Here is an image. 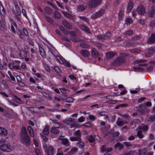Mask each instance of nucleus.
<instances>
[{"label":"nucleus","mask_w":155,"mask_h":155,"mask_svg":"<svg viewBox=\"0 0 155 155\" xmlns=\"http://www.w3.org/2000/svg\"><path fill=\"white\" fill-rule=\"evenodd\" d=\"M54 18L57 19H59L61 17V14L60 12L57 11H55L53 15Z\"/></svg>","instance_id":"obj_20"},{"label":"nucleus","mask_w":155,"mask_h":155,"mask_svg":"<svg viewBox=\"0 0 155 155\" xmlns=\"http://www.w3.org/2000/svg\"><path fill=\"white\" fill-rule=\"evenodd\" d=\"M87 6L83 5H80L78 8V10L79 11H82L86 9Z\"/></svg>","instance_id":"obj_28"},{"label":"nucleus","mask_w":155,"mask_h":155,"mask_svg":"<svg viewBox=\"0 0 155 155\" xmlns=\"http://www.w3.org/2000/svg\"><path fill=\"white\" fill-rule=\"evenodd\" d=\"M123 144L127 147H129L132 146L131 143L130 142H124Z\"/></svg>","instance_id":"obj_54"},{"label":"nucleus","mask_w":155,"mask_h":155,"mask_svg":"<svg viewBox=\"0 0 155 155\" xmlns=\"http://www.w3.org/2000/svg\"><path fill=\"white\" fill-rule=\"evenodd\" d=\"M28 135L26 129L25 127H22V128L21 136L27 135Z\"/></svg>","instance_id":"obj_19"},{"label":"nucleus","mask_w":155,"mask_h":155,"mask_svg":"<svg viewBox=\"0 0 155 155\" xmlns=\"http://www.w3.org/2000/svg\"><path fill=\"white\" fill-rule=\"evenodd\" d=\"M62 24L64 25L67 28L71 29L72 28V26L68 22L66 21H63Z\"/></svg>","instance_id":"obj_16"},{"label":"nucleus","mask_w":155,"mask_h":155,"mask_svg":"<svg viewBox=\"0 0 155 155\" xmlns=\"http://www.w3.org/2000/svg\"><path fill=\"white\" fill-rule=\"evenodd\" d=\"M71 35V37L72 38L75 37L77 36V35L73 31H70V33Z\"/></svg>","instance_id":"obj_61"},{"label":"nucleus","mask_w":155,"mask_h":155,"mask_svg":"<svg viewBox=\"0 0 155 155\" xmlns=\"http://www.w3.org/2000/svg\"><path fill=\"white\" fill-rule=\"evenodd\" d=\"M155 120V115H147L145 119V121L148 124H150Z\"/></svg>","instance_id":"obj_6"},{"label":"nucleus","mask_w":155,"mask_h":155,"mask_svg":"<svg viewBox=\"0 0 155 155\" xmlns=\"http://www.w3.org/2000/svg\"><path fill=\"white\" fill-rule=\"evenodd\" d=\"M123 16V12L122 10H120L118 13V18L119 20L122 19Z\"/></svg>","instance_id":"obj_57"},{"label":"nucleus","mask_w":155,"mask_h":155,"mask_svg":"<svg viewBox=\"0 0 155 155\" xmlns=\"http://www.w3.org/2000/svg\"><path fill=\"white\" fill-rule=\"evenodd\" d=\"M14 64L15 65V66H19L18 69H16L20 70V62L19 61H15L14 62Z\"/></svg>","instance_id":"obj_47"},{"label":"nucleus","mask_w":155,"mask_h":155,"mask_svg":"<svg viewBox=\"0 0 155 155\" xmlns=\"http://www.w3.org/2000/svg\"><path fill=\"white\" fill-rule=\"evenodd\" d=\"M151 103L150 102L148 101L144 104H141L139 107H135L134 109L135 110L138 111L140 114L143 115L149 111L147 109V107L151 106Z\"/></svg>","instance_id":"obj_1"},{"label":"nucleus","mask_w":155,"mask_h":155,"mask_svg":"<svg viewBox=\"0 0 155 155\" xmlns=\"http://www.w3.org/2000/svg\"><path fill=\"white\" fill-rule=\"evenodd\" d=\"M28 132L29 134L30 135V136L32 137H34V131L31 127L30 126H28Z\"/></svg>","instance_id":"obj_25"},{"label":"nucleus","mask_w":155,"mask_h":155,"mask_svg":"<svg viewBox=\"0 0 155 155\" xmlns=\"http://www.w3.org/2000/svg\"><path fill=\"white\" fill-rule=\"evenodd\" d=\"M140 50L137 49H131L130 50V52L133 53H137L139 52Z\"/></svg>","instance_id":"obj_48"},{"label":"nucleus","mask_w":155,"mask_h":155,"mask_svg":"<svg viewBox=\"0 0 155 155\" xmlns=\"http://www.w3.org/2000/svg\"><path fill=\"white\" fill-rule=\"evenodd\" d=\"M102 0H89L87 2V5L91 9L96 8L101 4Z\"/></svg>","instance_id":"obj_3"},{"label":"nucleus","mask_w":155,"mask_h":155,"mask_svg":"<svg viewBox=\"0 0 155 155\" xmlns=\"http://www.w3.org/2000/svg\"><path fill=\"white\" fill-rule=\"evenodd\" d=\"M133 69L136 71H143L144 69L143 68H142L141 67H134Z\"/></svg>","instance_id":"obj_36"},{"label":"nucleus","mask_w":155,"mask_h":155,"mask_svg":"<svg viewBox=\"0 0 155 155\" xmlns=\"http://www.w3.org/2000/svg\"><path fill=\"white\" fill-rule=\"evenodd\" d=\"M91 53L92 57L95 58H97L100 56L99 52L96 49L93 48L91 51Z\"/></svg>","instance_id":"obj_13"},{"label":"nucleus","mask_w":155,"mask_h":155,"mask_svg":"<svg viewBox=\"0 0 155 155\" xmlns=\"http://www.w3.org/2000/svg\"><path fill=\"white\" fill-rule=\"evenodd\" d=\"M45 19L49 23H53V19L50 17L46 16L45 17Z\"/></svg>","instance_id":"obj_37"},{"label":"nucleus","mask_w":155,"mask_h":155,"mask_svg":"<svg viewBox=\"0 0 155 155\" xmlns=\"http://www.w3.org/2000/svg\"><path fill=\"white\" fill-rule=\"evenodd\" d=\"M17 33L20 38L23 39L24 35L22 33V31L21 30L18 29L17 30Z\"/></svg>","instance_id":"obj_44"},{"label":"nucleus","mask_w":155,"mask_h":155,"mask_svg":"<svg viewBox=\"0 0 155 155\" xmlns=\"http://www.w3.org/2000/svg\"><path fill=\"white\" fill-rule=\"evenodd\" d=\"M39 52L41 56L45 58L46 57L45 52L44 49L42 47H40L39 48Z\"/></svg>","instance_id":"obj_22"},{"label":"nucleus","mask_w":155,"mask_h":155,"mask_svg":"<svg viewBox=\"0 0 155 155\" xmlns=\"http://www.w3.org/2000/svg\"><path fill=\"white\" fill-rule=\"evenodd\" d=\"M104 39H107L109 38L111 36V33L109 32H107L105 34L103 35Z\"/></svg>","instance_id":"obj_38"},{"label":"nucleus","mask_w":155,"mask_h":155,"mask_svg":"<svg viewBox=\"0 0 155 155\" xmlns=\"http://www.w3.org/2000/svg\"><path fill=\"white\" fill-rule=\"evenodd\" d=\"M116 54L114 52H110L109 53H106V56L107 58L108 59H110L112 58Z\"/></svg>","instance_id":"obj_32"},{"label":"nucleus","mask_w":155,"mask_h":155,"mask_svg":"<svg viewBox=\"0 0 155 155\" xmlns=\"http://www.w3.org/2000/svg\"><path fill=\"white\" fill-rule=\"evenodd\" d=\"M134 153V151L131 150L128 152L124 153L123 155H133Z\"/></svg>","instance_id":"obj_55"},{"label":"nucleus","mask_w":155,"mask_h":155,"mask_svg":"<svg viewBox=\"0 0 155 155\" xmlns=\"http://www.w3.org/2000/svg\"><path fill=\"white\" fill-rule=\"evenodd\" d=\"M137 12L139 14L143 15L145 12V9L144 6H141L137 8Z\"/></svg>","instance_id":"obj_14"},{"label":"nucleus","mask_w":155,"mask_h":155,"mask_svg":"<svg viewBox=\"0 0 155 155\" xmlns=\"http://www.w3.org/2000/svg\"><path fill=\"white\" fill-rule=\"evenodd\" d=\"M104 36L103 35H97V37L99 40L103 41L105 40Z\"/></svg>","instance_id":"obj_43"},{"label":"nucleus","mask_w":155,"mask_h":155,"mask_svg":"<svg viewBox=\"0 0 155 155\" xmlns=\"http://www.w3.org/2000/svg\"><path fill=\"white\" fill-rule=\"evenodd\" d=\"M81 30L88 33H89L90 32V31L88 28L87 26L84 25H82L81 26Z\"/></svg>","instance_id":"obj_29"},{"label":"nucleus","mask_w":155,"mask_h":155,"mask_svg":"<svg viewBox=\"0 0 155 155\" xmlns=\"http://www.w3.org/2000/svg\"><path fill=\"white\" fill-rule=\"evenodd\" d=\"M63 13L65 16L68 18L71 19H72L73 18V17L70 14H69V13L68 12H63Z\"/></svg>","instance_id":"obj_45"},{"label":"nucleus","mask_w":155,"mask_h":155,"mask_svg":"<svg viewBox=\"0 0 155 155\" xmlns=\"http://www.w3.org/2000/svg\"><path fill=\"white\" fill-rule=\"evenodd\" d=\"M9 68L11 69H18L19 66H16L14 64V63L13 64L10 63L8 65Z\"/></svg>","instance_id":"obj_34"},{"label":"nucleus","mask_w":155,"mask_h":155,"mask_svg":"<svg viewBox=\"0 0 155 155\" xmlns=\"http://www.w3.org/2000/svg\"><path fill=\"white\" fill-rule=\"evenodd\" d=\"M147 50L149 52L146 53L145 56L147 57H150L152 55V53L155 52V46L148 48Z\"/></svg>","instance_id":"obj_10"},{"label":"nucleus","mask_w":155,"mask_h":155,"mask_svg":"<svg viewBox=\"0 0 155 155\" xmlns=\"http://www.w3.org/2000/svg\"><path fill=\"white\" fill-rule=\"evenodd\" d=\"M155 14V6L153 5L150 8L148 13V16L150 17H153Z\"/></svg>","instance_id":"obj_9"},{"label":"nucleus","mask_w":155,"mask_h":155,"mask_svg":"<svg viewBox=\"0 0 155 155\" xmlns=\"http://www.w3.org/2000/svg\"><path fill=\"white\" fill-rule=\"evenodd\" d=\"M133 33V31L129 30L125 32V35L128 36H131Z\"/></svg>","instance_id":"obj_53"},{"label":"nucleus","mask_w":155,"mask_h":155,"mask_svg":"<svg viewBox=\"0 0 155 155\" xmlns=\"http://www.w3.org/2000/svg\"><path fill=\"white\" fill-rule=\"evenodd\" d=\"M54 70H55V71L58 73V74H60L61 73V70L59 69V68L57 67H55L54 68Z\"/></svg>","instance_id":"obj_59"},{"label":"nucleus","mask_w":155,"mask_h":155,"mask_svg":"<svg viewBox=\"0 0 155 155\" xmlns=\"http://www.w3.org/2000/svg\"><path fill=\"white\" fill-rule=\"evenodd\" d=\"M51 132L55 134H58L59 132V130H58L56 128L52 127L51 130Z\"/></svg>","instance_id":"obj_27"},{"label":"nucleus","mask_w":155,"mask_h":155,"mask_svg":"<svg viewBox=\"0 0 155 155\" xmlns=\"http://www.w3.org/2000/svg\"><path fill=\"white\" fill-rule=\"evenodd\" d=\"M76 145L77 146L79 147V148H82L84 146L85 143L81 139V140L80 141H79L77 143Z\"/></svg>","instance_id":"obj_17"},{"label":"nucleus","mask_w":155,"mask_h":155,"mask_svg":"<svg viewBox=\"0 0 155 155\" xmlns=\"http://www.w3.org/2000/svg\"><path fill=\"white\" fill-rule=\"evenodd\" d=\"M7 134V131L5 128L0 127V135L5 136Z\"/></svg>","instance_id":"obj_15"},{"label":"nucleus","mask_w":155,"mask_h":155,"mask_svg":"<svg viewBox=\"0 0 155 155\" xmlns=\"http://www.w3.org/2000/svg\"><path fill=\"white\" fill-rule=\"evenodd\" d=\"M81 54L84 57H87L89 55L90 53L86 50H83L81 51Z\"/></svg>","instance_id":"obj_23"},{"label":"nucleus","mask_w":155,"mask_h":155,"mask_svg":"<svg viewBox=\"0 0 155 155\" xmlns=\"http://www.w3.org/2000/svg\"><path fill=\"white\" fill-rule=\"evenodd\" d=\"M128 55L127 54H122L120 56L111 62L112 65L114 66H117L124 63L125 62V58Z\"/></svg>","instance_id":"obj_2"},{"label":"nucleus","mask_w":155,"mask_h":155,"mask_svg":"<svg viewBox=\"0 0 155 155\" xmlns=\"http://www.w3.org/2000/svg\"><path fill=\"white\" fill-rule=\"evenodd\" d=\"M116 124L119 126H121L124 124V123L121 120H117L116 122Z\"/></svg>","instance_id":"obj_46"},{"label":"nucleus","mask_w":155,"mask_h":155,"mask_svg":"<svg viewBox=\"0 0 155 155\" xmlns=\"http://www.w3.org/2000/svg\"><path fill=\"white\" fill-rule=\"evenodd\" d=\"M85 120V118L84 117L82 116L78 119V121L79 122L81 123L84 122Z\"/></svg>","instance_id":"obj_60"},{"label":"nucleus","mask_w":155,"mask_h":155,"mask_svg":"<svg viewBox=\"0 0 155 155\" xmlns=\"http://www.w3.org/2000/svg\"><path fill=\"white\" fill-rule=\"evenodd\" d=\"M142 131L141 130L138 131L137 132V134L135 135L137 136L140 138H142L143 137V135L142 134Z\"/></svg>","instance_id":"obj_39"},{"label":"nucleus","mask_w":155,"mask_h":155,"mask_svg":"<svg viewBox=\"0 0 155 155\" xmlns=\"http://www.w3.org/2000/svg\"><path fill=\"white\" fill-rule=\"evenodd\" d=\"M70 140L72 141H77L78 142L81 140V138L78 136L71 137L70 138Z\"/></svg>","instance_id":"obj_21"},{"label":"nucleus","mask_w":155,"mask_h":155,"mask_svg":"<svg viewBox=\"0 0 155 155\" xmlns=\"http://www.w3.org/2000/svg\"><path fill=\"white\" fill-rule=\"evenodd\" d=\"M45 12L48 14H50L53 12L52 9L49 7H46L45 9Z\"/></svg>","instance_id":"obj_30"},{"label":"nucleus","mask_w":155,"mask_h":155,"mask_svg":"<svg viewBox=\"0 0 155 155\" xmlns=\"http://www.w3.org/2000/svg\"><path fill=\"white\" fill-rule=\"evenodd\" d=\"M95 135L93 136L92 135H90L88 137V141L91 143L94 142L95 140Z\"/></svg>","instance_id":"obj_18"},{"label":"nucleus","mask_w":155,"mask_h":155,"mask_svg":"<svg viewBox=\"0 0 155 155\" xmlns=\"http://www.w3.org/2000/svg\"><path fill=\"white\" fill-rule=\"evenodd\" d=\"M0 13L2 15L5 14V9L2 5L1 4H0Z\"/></svg>","instance_id":"obj_35"},{"label":"nucleus","mask_w":155,"mask_h":155,"mask_svg":"<svg viewBox=\"0 0 155 155\" xmlns=\"http://www.w3.org/2000/svg\"><path fill=\"white\" fill-rule=\"evenodd\" d=\"M58 139L61 140V143L65 145L67 147L69 145L68 140L66 138H64V136L59 137Z\"/></svg>","instance_id":"obj_11"},{"label":"nucleus","mask_w":155,"mask_h":155,"mask_svg":"<svg viewBox=\"0 0 155 155\" xmlns=\"http://www.w3.org/2000/svg\"><path fill=\"white\" fill-rule=\"evenodd\" d=\"M0 149L5 152H10L12 150L11 146L9 144L5 143L0 145Z\"/></svg>","instance_id":"obj_4"},{"label":"nucleus","mask_w":155,"mask_h":155,"mask_svg":"<svg viewBox=\"0 0 155 155\" xmlns=\"http://www.w3.org/2000/svg\"><path fill=\"white\" fill-rule=\"evenodd\" d=\"M66 100L67 102L71 103L73 101L74 99L72 97H69L66 98Z\"/></svg>","instance_id":"obj_50"},{"label":"nucleus","mask_w":155,"mask_h":155,"mask_svg":"<svg viewBox=\"0 0 155 155\" xmlns=\"http://www.w3.org/2000/svg\"><path fill=\"white\" fill-rule=\"evenodd\" d=\"M106 148L105 146L104 145H102V147L101 148V152H104L106 151Z\"/></svg>","instance_id":"obj_64"},{"label":"nucleus","mask_w":155,"mask_h":155,"mask_svg":"<svg viewBox=\"0 0 155 155\" xmlns=\"http://www.w3.org/2000/svg\"><path fill=\"white\" fill-rule=\"evenodd\" d=\"M80 46L82 48H86L89 47L88 45L85 43H82L80 44Z\"/></svg>","instance_id":"obj_56"},{"label":"nucleus","mask_w":155,"mask_h":155,"mask_svg":"<svg viewBox=\"0 0 155 155\" xmlns=\"http://www.w3.org/2000/svg\"><path fill=\"white\" fill-rule=\"evenodd\" d=\"M147 60L145 59L136 60L134 61V64H137L145 62Z\"/></svg>","instance_id":"obj_33"},{"label":"nucleus","mask_w":155,"mask_h":155,"mask_svg":"<svg viewBox=\"0 0 155 155\" xmlns=\"http://www.w3.org/2000/svg\"><path fill=\"white\" fill-rule=\"evenodd\" d=\"M155 42V34H152L147 40V43L149 44H152Z\"/></svg>","instance_id":"obj_12"},{"label":"nucleus","mask_w":155,"mask_h":155,"mask_svg":"<svg viewBox=\"0 0 155 155\" xmlns=\"http://www.w3.org/2000/svg\"><path fill=\"white\" fill-rule=\"evenodd\" d=\"M46 146L45 144H44L43 147L45 148V152H47L48 155H53L54 150L53 147L51 146L47 149L46 147Z\"/></svg>","instance_id":"obj_5"},{"label":"nucleus","mask_w":155,"mask_h":155,"mask_svg":"<svg viewBox=\"0 0 155 155\" xmlns=\"http://www.w3.org/2000/svg\"><path fill=\"white\" fill-rule=\"evenodd\" d=\"M0 94L2 95L3 97H8V95L5 92L3 91H0Z\"/></svg>","instance_id":"obj_63"},{"label":"nucleus","mask_w":155,"mask_h":155,"mask_svg":"<svg viewBox=\"0 0 155 155\" xmlns=\"http://www.w3.org/2000/svg\"><path fill=\"white\" fill-rule=\"evenodd\" d=\"M132 22V20L130 18H127L126 20V22L127 24L131 23Z\"/></svg>","instance_id":"obj_58"},{"label":"nucleus","mask_w":155,"mask_h":155,"mask_svg":"<svg viewBox=\"0 0 155 155\" xmlns=\"http://www.w3.org/2000/svg\"><path fill=\"white\" fill-rule=\"evenodd\" d=\"M138 151L139 155H147L146 152L145 150V149L139 150Z\"/></svg>","instance_id":"obj_40"},{"label":"nucleus","mask_w":155,"mask_h":155,"mask_svg":"<svg viewBox=\"0 0 155 155\" xmlns=\"http://www.w3.org/2000/svg\"><path fill=\"white\" fill-rule=\"evenodd\" d=\"M83 126L86 127H91L92 126V125L89 123H86L85 124H84Z\"/></svg>","instance_id":"obj_62"},{"label":"nucleus","mask_w":155,"mask_h":155,"mask_svg":"<svg viewBox=\"0 0 155 155\" xmlns=\"http://www.w3.org/2000/svg\"><path fill=\"white\" fill-rule=\"evenodd\" d=\"M74 135L76 136L80 137L81 138V134L79 130L76 131L74 133Z\"/></svg>","instance_id":"obj_41"},{"label":"nucleus","mask_w":155,"mask_h":155,"mask_svg":"<svg viewBox=\"0 0 155 155\" xmlns=\"http://www.w3.org/2000/svg\"><path fill=\"white\" fill-rule=\"evenodd\" d=\"M52 122L54 124V125L56 126V127L57 128H59L61 126V124L60 123L56 122L54 120L52 121Z\"/></svg>","instance_id":"obj_52"},{"label":"nucleus","mask_w":155,"mask_h":155,"mask_svg":"<svg viewBox=\"0 0 155 155\" xmlns=\"http://www.w3.org/2000/svg\"><path fill=\"white\" fill-rule=\"evenodd\" d=\"M133 5V3L131 1L130 2L127 7V12H129L132 9Z\"/></svg>","instance_id":"obj_26"},{"label":"nucleus","mask_w":155,"mask_h":155,"mask_svg":"<svg viewBox=\"0 0 155 155\" xmlns=\"http://www.w3.org/2000/svg\"><path fill=\"white\" fill-rule=\"evenodd\" d=\"M104 11L103 9H101L98 12L93 14L91 16L92 18H98L102 15L104 14Z\"/></svg>","instance_id":"obj_8"},{"label":"nucleus","mask_w":155,"mask_h":155,"mask_svg":"<svg viewBox=\"0 0 155 155\" xmlns=\"http://www.w3.org/2000/svg\"><path fill=\"white\" fill-rule=\"evenodd\" d=\"M141 38V37L139 35H136L133 37L132 39L133 40L136 41L139 40Z\"/></svg>","instance_id":"obj_51"},{"label":"nucleus","mask_w":155,"mask_h":155,"mask_svg":"<svg viewBox=\"0 0 155 155\" xmlns=\"http://www.w3.org/2000/svg\"><path fill=\"white\" fill-rule=\"evenodd\" d=\"M78 150V149L76 147H74L72 148L70 151L69 152L68 154L69 155H71V154H74L75 152H77Z\"/></svg>","instance_id":"obj_24"},{"label":"nucleus","mask_w":155,"mask_h":155,"mask_svg":"<svg viewBox=\"0 0 155 155\" xmlns=\"http://www.w3.org/2000/svg\"><path fill=\"white\" fill-rule=\"evenodd\" d=\"M14 97L15 98L14 99V100L15 102L19 104L22 103V102L20 99L18 98L16 95H15Z\"/></svg>","instance_id":"obj_42"},{"label":"nucleus","mask_w":155,"mask_h":155,"mask_svg":"<svg viewBox=\"0 0 155 155\" xmlns=\"http://www.w3.org/2000/svg\"><path fill=\"white\" fill-rule=\"evenodd\" d=\"M96 45V47L100 49H102V48L103 47V45L102 44L99 42L97 43Z\"/></svg>","instance_id":"obj_49"},{"label":"nucleus","mask_w":155,"mask_h":155,"mask_svg":"<svg viewBox=\"0 0 155 155\" xmlns=\"http://www.w3.org/2000/svg\"><path fill=\"white\" fill-rule=\"evenodd\" d=\"M21 141L23 143L28 144L30 141V138L29 136L28 135L21 137Z\"/></svg>","instance_id":"obj_7"},{"label":"nucleus","mask_w":155,"mask_h":155,"mask_svg":"<svg viewBox=\"0 0 155 155\" xmlns=\"http://www.w3.org/2000/svg\"><path fill=\"white\" fill-rule=\"evenodd\" d=\"M49 127L48 126H46L43 130L42 133L43 134L45 135H47L49 134Z\"/></svg>","instance_id":"obj_31"}]
</instances>
